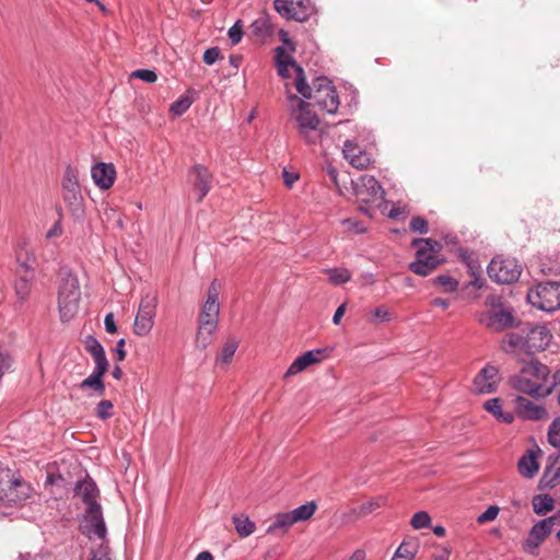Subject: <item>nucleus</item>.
I'll return each mask as SVG.
<instances>
[{"instance_id":"obj_27","label":"nucleus","mask_w":560,"mask_h":560,"mask_svg":"<svg viewBox=\"0 0 560 560\" xmlns=\"http://www.w3.org/2000/svg\"><path fill=\"white\" fill-rule=\"evenodd\" d=\"M538 468L539 466L533 452H528L526 455L522 456L518 462V471L523 477H534Z\"/></svg>"},{"instance_id":"obj_7","label":"nucleus","mask_w":560,"mask_h":560,"mask_svg":"<svg viewBox=\"0 0 560 560\" xmlns=\"http://www.w3.org/2000/svg\"><path fill=\"white\" fill-rule=\"evenodd\" d=\"M527 301L540 311L551 313L560 310V282L538 283L527 292Z\"/></svg>"},{"instance_id":"obj_60","label":"nucleus","mask_w":560,"mask_h":560,"mask_svg":"<svg viewBox=\"0 0 560 560\" xmlns=\"http://www.w3.org/2000/svg\"><path fill=\"white\" fill-rule=\"evenodd\" d=\"M115 352L117 355L118 361H124L126 358V351H125V339L121 338L117 341L115 347Z\"/></svg>"},{"instance_id":"obj_61","label":"nucleus","mask_w":560,"mask_h":560,"mask_svg":"<svg viewBox=\"0 0 560 560\" xmlns=\"http://www.w3.org/2000/svg\"><path fill=\"white\" fill-rule=\"evenodd\" d=\"M551 378L552 381L550 383V386H553V389L557 388V400L560 406V370L557 371Z\"/></svg>"},{"instance_id":"obj_41","label":"nucleus","mask_w":560,"mask_h":560,"mask_svg":"<svg viewBox=\"0 0 560 560\" xmlns=\"http://www.w3.org/2000/svg\"><path fill=\"white\" fill-rule=\"evenodd\" d=\"M433 283L441 285L445 292H455L458 289V281L448 275L438 276Z\"/></svg>"},{"instance_id":"obj_10","label":"nucleus","mask_w":560,"mask_h":560,"mask_svg":"<svg viewBox=\"0 0 560 560\" xmlns=\"http://www.w3.org/2000/svg\"><path fill=\"white\" fill-rule=\"evenodd\" d=\"M158 301L154 295L145 294L142 296L138 312L133 322V332L139 337L147 336L153 325Z\"/></svg>"},{"instance_id":"obj_23","label":"nucleus","mask_w":560,"mask_h":560,"mask_svg":"<svg viewBox=\"0 0 560 560\" xmlns=\"http://www.w3.org/2000/svg\"><path fill=\"white\" fill-rule=\"evenodd\" d=\"M295 524L290 512L278 513L267 528L268 534L276 536L284 535Z\"/></svg>"},{"instance_id":"obj_21","label":"nucleus","mask_w":560,"mask_h":560,"mask_svg":"<svg viewBox=\"0 0 560 560\" xmlns=\"http://www.w3.org/2000/svg\"><path fill=\"white\" fill-rule=\"evenodd\" d=\"M194 186L200 191L198 200L201 201L211 189L212 175L202 165H195L190 171Z\"/></svg>"},{"instance_id":"obj_11","label":"nucleus","mask_w":560,"mask_h":560,"mask_svg":"<svg viewBox=\"0 0 560 560\" xmlns=\"http://www.w3.org/2000/svg\"><path fill=\"white\" fill-rule=\"evenodd\" d=\"M315 104L323 110L335 114L339 107V96L331 82L325 78H316L312 97Z\"/></svg>"},{"instance_id":"obj_32","label":"nucleus","mask_w":560,"mask_h":560,"mask_svg":"<svg viewBox=\"0 0 560 560\" xmlns=\"http://www.w3.org/2000/svg\"><path fill=\"white\" fill-rule=\"evenodd\" d=\"M553 508L555 501L549 494L536 495L533 499V509L534 512L538 515H545L546 513L552 511Z\"/></svg>"},{"instance_id":"obj_3","label":"nucleus","mask_w":560,"mask_h":560,"mask_svg":"<svg viewBox=\"0 0 560 560\" xmlns=\"http://www.w3.org/2000/svg\"><path fill=\"white\" fill-rule=\"evenodd\" d=\"M550 370L538 361L526 363L518 374L511 377L512 387L534 398H544L553 392L549 382Z\"/></svg>"},{"instance_id":"obj_29","label":"nucleus","mask_w":560,"mask_h":560,"mask_svg":"<svg viewBox=\"0 0 560 560\" xmlns=\"http://www.w3.org/2000/svg\"><path fill=\"white\" fill-rule=\"evenodd\" d=\"M218 327H212L206 324H198L197 335L195 339L198 349H206L212 342V336Z\"/></svg>"},{"instance_id":"obj_26","label":"nucleus","mask_w":560,"mask_h":560,"mask_svg":"<svg viewBox=\"0 0 560 560\" xmlns=\"http://www.w3.org/2000/svg\"><path fill=\"white\" fill-rule=\"evenodd\" d=\"M15 256L16 261L23 269H25L26 271L32 270L33 264L35 261V256L27 241L23 240L18 243Z\"/></svg>"},{"instance_id":"obj_46","label":"nucleus","mask_w":560,"mask_h":560,"mask_svg":"<svg viewBox=\"0 0 560 560\" xmlns=\"http://www.w3.org/2000/svg\"><path fill=\"white\" fill-rule=\"evenodd\" d=\"M409 226L412 232L420 234H427L429 231L428 221L422 217H413Z\"/></svg>"},{"instance_id":"obj_37","label":"nucleus","mask_w":560,"mask_h":560,"mask_svg":"<svg viewBox=\"0 0 560 560\" xmlns=\"http://www.w3.org/2000/svg\"><path fill=\"white\" fill-rule=\"evenodd\" d=\"M234 525L236 532L242 537H247L255 530V523L252 522L248 517H234Z\"/></svg>"},{"instance_id":"obj_6","label":"nucleus","mask_w":560,"mask_h":560,"mask_svg":"<svg viewBox=\"0 0 560 560\" xmlns=\"http://www.w3.org/2000/svg\"><path fill=\"white\" fill-rule=\"evenodd\" d=\"M80 285L77 277L69 273L61 279L58 291V307L62 322L71 320L79 310Z\"/></svg>"},{"instance_id":"obj_51","label":"nucleus","mask_w":560,"mask_h":560,"mask_svg":"<svg viewBox=\"0 0 560 560\" xmlns=\"http://www.w3.org/2000/svg\"><path fill=\"white\" fill-rule=\"evenodd\" d=\"M342 225L348 230L355 234H361L366 231V228L362 222L354 219H346L342 221Z\"/></svg>"},{"instance_id":"obj_9","label":"nucleus","mask_w":560,"mask_h":560,"mask_svg":"<svg viewBox=\"0 0 560 560\" xmlns=\"http://www.w3.org/2000/svg\"><path fill=\"white\" fill-rule=\"evenodd\" d=\"M494 300L495 298H492L491 302L488 300V304H490L491 307L481 314L479 322L495 331H503L511 327L516 328L517 324H515L513 310L502 306L501 304L497 305Z\"/></svg>"},{"instance_id":"obj_15","label":"nucleus","mask_w":560,"mask_h":560,"mask_svg":"<svg viewBox=\"0 0 560 560\" xmlns=\"http://www.w3.org/2000/svg\"><path fill=\"white\" fill-rule=\"evenodd\" d=\"M516 415L523 420L539 421L548 418V411L541 405H537L523 396H516L513 400Z\"/></svg>"},{"instance_id":"obj_44","label":"nucleus","mask_w":560,"mask_h":560,"mask_svg":"<svg viewBox=\"0 0 560 560\" xmlns=\"http://www.w3.org/2000/svg\"><path fill=\"white\" fill-rule=\"evenodd\" d=\"M542 479L546 482V486L549 488H553L560 483V466L552 470L550 467H547Z\"/></svg>"},{"instance_id":"obj_50","label":"nucleus","mask_w":560,"mask_h":560,"mask_svg":"<svg viewBox=\"0 0 560 560\" xmlns=\"http://www.w3.org/2000/svg\"><path fill=\"white\" fill-rule=\"evenodd\" d=\"M500 509L497 505H490L485 512H482L478 517L477 522L479 524H485L491 521H494L499 515Z\"/></svg>"},{"instance_id":"obj_43","label":"nucleus","mask_w":560,"mask_h":560,"mask_svg":"<svg viewBox=\"0 0 560 560\" xmlns=\"http://www.w3.org/2000/svg\"><path fill=\"white\" fill-rule=\"evenodd\" d=\"M192 101L187 95H182L171 105V112L176 116H182L191 106Z\"/></svg>"},{"instance_id":"obj_28","label":"nucleus","mask_w":560,"mask_h":560,"mask_svg":"<svg viewBox=\"0 0 560 560\" xmlns=\"http://www.w3.org/2000/svg\"><path fill=\"white\" fill-rule=\"evenodd\" d=\"M62 197L65 202L67 203L69 210L73 214H78L82 212V194L81 189H68L62 191Z\"/></svg>"},{"instance_id":"obj_54","label":"nucleus","mask_w":560,"mask_h":560,"mask_svg":"<svg viewBox=\"0 0 560 560\" xmlns=\"http://www.w3.org/2000/svg\"><path fill=\"white\" fill-rule=\"evenodd\" d=\"M220 290L221 283L218 280H213L208 288L206 301L219 302Z\"/></svg>"},{"instance_id":"obj_52","label":"nucleus","mask_w":560,"mask_h":560,"mask_svg":"<svg viewBox=\"0 0 560 560\" xmlns=\"http://www.w3.org/2000/svg\"><path fill=\"white\" fill-rule=\"evenodd\" d=\"M275 52H276V56H275L276 65H279L280 61H283L284 63H296L295 60L293 59V57L287 52L284 47L278 46L275 49Z\"/></svg>"},{"instance_id":"obj_40","label":"nucleus","mask_w":560,"mask_h":560,"mask_svg":"<svg viewBox=\"0 0 560 560\" xmlns=\"http://www.w3.org/2000/svg\"><path fill=\"white\" fill-rule=\"evenodd\" d=\"M413 529H423L431 526V516L425 511H419L410 520Z\"/></svg>"},{"instance_id":"obj_45","label":"nucleus","mask_w":560,"mask_h":560,"mask_svg":"<svg viewBox=\"0 0 560 560\" xmlns=\"http://www.w3.org/2000/svg\"><path fill=\"white\" fill-rule=\"evenodd\" d=\"M372 322L373 323H385L390 322L393 319V314L387 310L386 306L381 305L373 310L372 312Z\"/></svg>"},{"instance_id":"obj_63","label":"nucleus","mask_w":560,"mask_h":560,"mask_svg":"<svg viewBox=\"0 0 560 560\" xmlns=\"http://www.w3.org/2000/svg\"><path fill=\"white\" fill-rule=\"evenodd\" d=\"M345 312H346V304H341L340 306H338V308L336 310L334 317H332V323L335 325H338L340 323L341 317L345 315Z\"/></svg>"},{"instance_id":"obj_33","label":"nucleus","mask_w":560,"mask_h":560,"mask_svg":"<svg viewBox=\"0 0 560 560\" xmlns=\"http://www.w3.org/2000/svg\"><path fill=\"white\" fill-rule=\"evenodd\" d=\"M33 277L20 276L15 280L14 290L16 298L21 302H25L31 293Z\"/></svg>"},{"instance_id":"obj_34","label":"nucleus","mask_w":560,"mask_h":560,"mask_svg":"<svg viewBox=\"0 0 560 560\" xmlns=\"http://www.w3.org/2000/svg\"><path fill=\"white\" fill-rule=\"evenodd\" d=\"M238 341L234 337H230L222 347V350L217 358L218 363L228 364L231 362L235 351L237 350Z\"/></svg>"},{"instance_id":"obj_53","label":"nucleus","mask_w":560,"mask_h":560,"mask_svg":"<svg viewBox=\"0 0 560 560\" xmlns=\"http://www.w3.org/2000/svg\"><path fill=\"white\" fill-rule=\"evenodd\" d=\"M485 409L498 418L502 411L501 400L499 398H491L485 402Z\"/></svg>"},{"instance_id":"obj_2","label":"nucleus","mask_w":560,"mask_h":560,"mask_svg":"<svg viewBox=\"0 0 560 560\" xmlns=\"http://www.w3.org/2000/svg\"><path fill=\"white\" fill-rule=\"evenodd\" d=\"M74 495L80 498L86 505L83 516V533L90 538L93 536L104 539L106 536V525L103 517L101 504L96 501L98 489L91 478H85L75 483Z\"/></svg>"},{"instance_id":"obj_57","label":"nucleus","mask_w":560,"mask_h":560,"mask_svg":"<svg viewBox=\"0 0 560 560\" xmlns=\"http://www.w3.org/2000/svg\"><path fill=\"white\" fill-rule=\"evenodd\" d=\"M104 325H105V329H106V331H107L108 334H115V332H117V326H116V323H115L114 314H113V313H108V314L105 316Z\"/></svg>"},{"instance_id":"obj_62","label":"nucleus","mask_w":560,"mask_h":560,"mask_svg":"<svg viewBox=\"0 0 560 560\" xmlns=\"http://www.w3.org/2000/svg\"><path fill=\"white\" fill-rule=\"evenodd\" d=\"M279 37H280V40L288 46V48L291 50V51H295V45L294 43L289 38V34L281 30L279 32Z\"/></svg>"},{"instance_id":"obj_24","label":"nucleus","mask_w":560,"mask_h":560,"mask_svg":"<svg viewBox=\"0 0 560 560\" xmlns=\"http://www.w3.org/2000/svg\"><path fill=\"white\" fill-rule=\"evenodd\" d=\"M85 349L93 357L95 366H108L105 350L96 338L88 336L85 339Z\"/></svg>"},{"instance_id":"obj_19","label":"nucleus","mask_w":560,"mask_h":560,"mask_svg":"<svg viewBox=\"0 0 560 560\" xmlns=\"http://www.w3.org/2000/svg\"><path fill=\"white\" fill-rule=\"evenodd\" d=\"M91 175L98 188L108 189L115 182L116 170L112 163L100 162L93 165Z\"/></svg>"},{"instance_id":"obj_18","label":"nucleus","mask_w":560,"mask_h":560,"mask_svg":"<svg viewBox=\"0 0 560 560\" xmlns=\"http://www.w3.org/2000/svg\"><path fill=\"white\" fill-rule=\"evenodd\" d=\"M345 159L355 168L369 167L372 160L370 154L353 140H346L342 147Z\"/></svg>"},{"instance_id":"obj_64","label":"nucleus","mask_w":560,"mask_h":560,"mask_svg":"<svg viewBox=\"0 0 560 560\" xmlns=\"http://www.w3.org/2000/svg\"><path fill=\"white\" fill-rule=\"evenodd\" d=\"M91 560H110V558L105 550H98L93 552Z\"/></svg>"},{"instance_id":"obj_20","label":"nucleus","mask_w":560,"mask_h":560,"mask_svg":"<svg viewBox=\"0 0 560 560\" xmlns=\"http://www.w3.org/2000/svg\"><path fill=\"white\" fill-rule=\"evenodd\" d=\"M323 349L310 350L298 357L289 366L285 376L295 375L312 364L318 363L324 358Z\"/></svg>"},{"instance_id":"obj_8","label":"nucleus","mask_w":560,"mask_h":560,"mask_svg":"<svg viewBox=\"0 0 560 560\" xmlns=\"http://www.w3.org/2000/svg\"><path fill=\"white\" fill-rule=\"evenodd\" d=\"M522 273V266L512 257H494L488 265L489 277L498 283H512L517 281Z\"/></svg>"},{"instance_id":"obj_59","label":"nucleus","mask_w":560,"mask_h":560,"mask_svg":"<svg viewBox=\"0 0 560 560\" xmlns=\"http://www.w3.org/2000/svg\"><path fill=\"white\" fill-rule=\"evenodd\" d=\"M282 177L285 186L288 187H292L293 184L299 179V175L296 173H291L285 168L283 170Z\"/></svg>"},{"instance_id":"obj_38","label":"nucleus","mask_w":560,"mask_h":560,"mask_svg":"<svg viewBox=\"0 0 560 560\" xmlns=\"http://www.w3.org/2000/svg\"><path fill=\"white\" fill-rule=\"evenodd\" d=\"M327 275L329 278V281L334 284H343L348 282L351 278V273L349 270L345 268H334L327 270Z\"/></svg>"},{"instance_id":"obj_17","label":"nucleus","mask_w":560,"mask_h":560,"mask_svg":"<svg viewBox=\"0 0 560 560\" xmlns=\"http://www.w3.org/2000/svg\"><path fill=\"white\" fill-rule=\"evenodd\" d=\"M500 382L499 370L493 365H486L475 377V390L481 394L493 393Z\"/></svg>"},{"instance_id":"obj_13","label":"nucleus","mask_w":560,"mask_h":560,"mask_svg":"<svg viewBox=\"0 0 560 560\" xmlns=\"http://www.w3.org/2000/svg\"><path fill=\"white\" fill-rule=\"evenodd\" d=\"M556 521L557 516H549L534 524L522 545L523 550L532 556H537L539 546L552 533Z\"/></svg>"},{"instance_id":"obj_49","label":"nucleus","mask_w":560,"mask_h":560,"mask_svg":"<svg viewBox=\"0 0 560 560\" xmlns=\"http://www.w3.org/2000/svg\"><path fill=\"white\" fill-rule=\"evenodd\" d=\"M112 409L113 402L110 400H101L96 406V416L102 420H106L112 417Z\"/></svg>"},{"instance_id":"obj_22","label":"nucleus","mask_w":560,"mask_h":560,"mask_svg":"<svg viewBox=\"0 0 560 560\" xmlns=\"http://www.w3.org/2000/svg\"><path fill=\"white\" fill-rule=\"evenodd\" d=\"M108 366H95L91 375L84 378L79 387L81 389L91 388L93 389L97 396H103L105 393V385L103 382V376L107 372Z\"/></svg>"},{"instance_id":"obj_39","label":"nucleus","mask_w":560,"mask_h":560,"mask_svg":"<svg viewBox=\"0 0 560 560\" xmlns=\"http://www.w3.org/2000/svg\"><path fill=\"white\" fill-rule=\"evenodd\" d=\"M416 555V546L411 542H402L396 550L392 560H412Z\"/></svg>"},{"instance_id":"obj_1","label":"nucleus","mask_w":560,"mask_h":560,"mask_svg":"<svg viewBox=\"0 0 560 560\" xmlns=\"http://www.w3.org/2000/svg\"><path fill=\"white\" fill-rule=\"evenodd\" d=\"M552 335L545 324L521 323L515 330L504 335L500 349L514 357L533 355L544 351L550 343Z\"/></svg>"},{"instance_id":"obj_12","label":"nucleus","mask_w":560,"mask_h":560,"mask_svg":"<svg viewBox=\"0 0 560 560\" xmlns=\"http://www.w3.org/2000/svg\"><path fill=\"white\" fill-rule=\"evenodd\" d=\"M276 11L287 20L305 22L315 12L311 0H275Z\"/></svg>"},{"instance_id":"obj_5","label":"nucleus","mask_w":560,"mask_h":560,"mask_svg":"<svg viewBox=\"0 0 560 560\" xmlns=\"http://www.w3.org/2000/svg\"><path fill=\"white\" fill-rule=\"evenodd\" d=\"M411 246L417 249L416 260L409 265V269L421 277L430 275L441 262L438 253L441 244L431 238L413 240Z\"/></svg>"},{"instance_id":"obj_36","label":"nucleus","mask_w":560,"mask_h":560,"mask_svg":"<svg viewBox=\"0 0 560 560\" xmlns=\"http://www.w3.org/2000/svg\"><path fill=\"white\" fill-rule=\"evenodd\" d=\"M78 188H80L79 173L74 167L68 165L62 177V191Z\"/></svg>"},{"instance_id":"obj_30","label":"nucleus","mask_w":560,"mask_h":560,"mask_svg":"<svg viewBox=\"0 0 560 560\" xmlns=\"http://www.w3.org/2000/svg\"><path fill=\"white\" fill-rule=\"evenodd\" d=\"M250 31L254 35L259 37H266L272 33V24L270 16L262 13L250 24Z\"/></svg>"},{"instance_id":"obj_42","label":"nucleus","mask_w":560,"mask_h":560,"mask_svg":"<svg viewBox=\"0 0 560 560\" xmlns=\"http://www.w3.org/2000/svg\"><path fill=\"white\" fill-rule=\"evenodd\" d=\"M548 441L552 446L560 448V417H557L550 423L548 429Z\"/></svg>"},{"instance_id":"obj_31","label":"nucleus","mask_w":560,"mask_h":560,"mask_svg":"<svg viewBox=\"0 0 560 560\" xmlns=\"http://www.w3.org/2000/svg\"><path fill=\"white\" fill-rule=\"evenodd\" d=\"M316 504L315 502L311 501V502H306L305 504H302L300 506H298L296 509L292 510V511H289L294 523H298V522H304V521H307L310 520L315 511H316Z\"/></svg>"},{"instance_id":"obj_16","label":"nucleus","mask_w":560,"mask_h":560,"mask_svg":"<svg viewBox=\"0 0 560 560\" xmlns=\"http://www.w3.org/2000/svg\"><path fill=\"white\" fill-rule=\"evenodd\" d=\"M387 504V499L383 495L374 497L363 502L358 508L350 509L343 514L345 522H357L360 518L366 517L370 514L377 513Z\"/></svg>"},{"instance_id":"obj_55","label":"nucleus","mask_w":560,"mask_h":560,"mask_svg":"<svg viewBox=\"0 0 560 560\" xmlns=\"http://www.w3.org/2000/svg\"><path fill=\"white\" fill-rule=\"evenodd\" d=\"M220 57V49L218 47H211L205 50L203 52V62L206 65H213Z\"/></svg>"},{"instance_id":"obj_35","label":"nucleus","mask_w":560,"mask_h":560,"mask_svg":"<svg viewBox=\"0 0 560 560\" xmlns=\"http://www.w3.org/2000/svg\"><path fill=\"white\" fill-rule=\"evenodd\" d=\"M295 88L298 92L305 98H311L314 93V86L311 88L306 83L304 70L302 67H296L295 72Z\"/></svg>"},{"instance_id":"obj_47","label":"nucleus","mask_w":560,"mask_h":560,"mask_svg":"<svg viewBox=\"0 0 560 560\" xmlns=\"http://www.w3.org/2000/svg\"><path fill=\"white\" fill-rule=\"evenodd\" d=\"M228 35L232 45H236L241 42L243 37V25L240 20L236 21L232 27H230Z\"/></svg>"},{"instance_id":"obj_58","label":"nucleus","mask_w":560,"mask_h":560,"mask_svg":"<svg viewBox=\"0 0 560 560\" xmlns=\"http://www.w3.org/2000/svg\"><path fill=\"white\" fill-rule=\"evenodd\" d=\"M62 234V225L60 221H57L46 233V238L58 237Z\"/></svg>"},{"instance_id":"obj_25","label":"nucleus","mask_w":560,"mask_h":560,"mask_svg":"<svg viewBox=\"0 0 560 560\" xmlns=\"http://www.w3.org/2000/svg\"><path fill=\"white\" fill-rule=\"evenodd\" d=\"M220 303L206 301L198 318V324L218 327Z\"/></svg>"},{"instance_id":"obj_14","label":"nucleus","mask_w":560,"mask_h":560,"mask_svg":"<svg viewBox=\"0 0 560 560\" xmlns=\"http://www.w3.org/2000/svg\"><path fill=\"white\" fill-rule=\"evenodd\" d=\"M353 185L359 202L371 203L384 198V189L374 176L361 175L353 182Z\"/></svg>"},{"instance_id":"obj_48","label":"nucleus","mask_w":560,"mask_h":560,"mask_svg":"<svg viewBox=\"0 0 560 560\" xmlns=\"http://www.w3.org/2000/svg\"><path fill=\"white\" fill-rule=\"evenodd\" d=\"M131 78L140 79L148 83H153L158 80V75L153 70L138 69L131 73Z\"/></svg>"},{"instance_id":"obj_4","label":"nucleus","mask_w":560,"mask_h":560,"mask_svg":"<svg viewBox=\"0 0 560 560\" xmlns=\"http://www.w3.org/2000/svg\"><path fill=\"white\" fill-rule=\"evenodd\" d=\"M288 100L291 119L296 125L300 138L307 144H316L323 136L320 119L312 112L310 103L296 95H290Z\"/></svg>"},{"instance_id":"obj_56","label":"nucleus","mask_w":560,"mask_h":560,"mask_svg":"<svg viewBox=\"0 0 560 560\" xmlns=\"http://www.w3.org/2000/svg\"><path fill=\"white\" fill-rule=\"evenodd\" d=\"M296 67H300L298 63H284L283 61H280L279 65H276L278 75L282 79L290 78V68H293L296 72Z\"/></svg>"}]
</instances>
